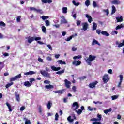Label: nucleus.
Returning <instances> with one entry per match:
<instances>
[{"label": "nucleus", "mask_w": 124, "mask_h": 124, "mask_svg": "<svg viewBox=\"0 0 124 124\" xmlns=\"http://www.w3.org/2000/svg\"><path fill=\"white\" fill-rule=\"evenodd\" d=\"M97 118H92L90 119L91 122H95L96 124H102L100 121H101V118H102V116H101V114H97ZM98 121L99 122H98Z\"/></svg>", "instance_id": "f257e3e1"}, {"label": "nucleus", "mask_w": 124, "mask_h": 124, "mask_svg": "<svg viewBox=\"0 0 124 124\" xmlns=\"http://www.w3.org/2000/svg\"><path fill=\"white\" fill-rule=\"evenodd\" d=\"M28 43H31V42H32L33 41H34V40H35V41H38V40H41V37H31V36H29L28 37Z\"/></svg>", "instance_id": "f03ea898"}, {"label": "nucleus", "mask_w": 124, "mask_h": 124, "mask_svg": "<svg viewBox=\"0 0 124 124\" xmlns=\"http://www.w3.org/2000/svg\"><path fill=\"white\" fill-rule=\"evenodd\" d=\"M96 33H97V34H100L101 33V34H102L103 35H105L106 36H109V35H110V34L107 32V31H101V30L99 29L97 30L96 31Z\"/></svg>", "instance_id": "7ed1b4c3"}, {"label": "nucleus", "mask_w": 124, "mask_h": 124, "mask_svg": "<svg viewBox=\"0 0 124 124\" xmlns=\"http://www.w3.org/2000/svg\"><path fill=\"white\" fill-rule=\"evenodd\" d=\"M40 73L42 74V75H43V76H44V77H47V78H51V74L45 70L43 71H41Z\"/></svg>", "instance_id": "20e7f679"}, {"label": "nucleus", "mask_w": 124, "mask_h": 124, "mask_svg": "<svg viewBox=\"0 0 124 124\" xmlns=\"http://www.w3.org/2000/svg\"><path fill=\"white\" fill-rule=\"evenodd\" d=\"M102 80L104 83L105 84H106L107 82H108L109 80H110V78H109V75H108V74H105V75H104L102 78Z\"/></svg>", "instance_id": "39448f33"}, {"label": "nucleus", "mask_w": 124, "mask_h": 124, "mask_svg": "<svg viewBox=\"0 0 124 124\" xmlns=\"http://www.w3.org/2000/svg\"><path fill=\"white\" fill-rule=\"evenodd\" d=\"M21 77H22V76H21V74H19L17 75V76H16L14 77H12L10 79V82H12L14 81H16V80H17V79H19V78H21Z\"/></svg>", "instance_id": "423d86ee"}, {"label": "nucleus", "mask_w": 124, "mask_h": 124, "mask_svg": "<svg viewBox=\"0 0 124 124\" xmlns=\"http://www.w3.org/2000/svg\"><path fill=\"white\" fill-rule=\"evenodd\" d=\"M81 63H82V62H81V61H74L72 62L73 65H75V66H79V65H81Z\"/></svg>", "instance_id": "0eeeda50"}, {"label": "nucleus", "mask_w": 124, "mask_h": 124, "mask_svg": "<svg viewBox=\"0 0 124 124\" xmlns=\"http://www.w3.org/2000/svg\"><path fill=\"white\" fill-rule=\"evenodd\" d=\"M97 84H98V81H96L95 82L90 83L88 85V87L91 88H95V86H96V85H97Z\"/></svg>", "instance_id": "6e6552de"}, {"label": "nucleus", "mask_w": 124, "mask_h": 124, "mask_svg": "<svg viewBox=\"0 0 124 124\" xmlns=\"http://www.w3.org/2000/svg\"><path fill=\"white\" fill-rule=\"evenodd\" d=\"M83 28L81 30L83 31H87L88 28L89 27V24L87 22H84L82 23Z\"/></svg>", "instance_id": "1a4fd4ad"}, {"label": "nucleus", "mask_w": 124, "mask_h": 124, "mask_svg": "<svg viewBox=\"0 0 124 124\" xmlns=\"http://www.w3.org/2000/svg\"><path fill=\"white\" fill-rule=\"evenodd\" d=\"M96 59V56L94 55H89L88 58L87 59V61H90V62H93Z\"/></svg>", "instance_id": "9d476101"}, {"label": "nucleus", "mask_w": 124, "mask_h": 124, "mask_svg": "<svg viewBox=\"0 0 124 124\" xmlns=\"http://www.w3.org/2000/svg\"><path fill=\"white\" fill-rule=\"evenodd\" d=\"M61 24H67V20L65 19V17L64 16H61Z\"/></svg>", "instance_id": "9b49d317"}, {"label": "nucleus", "mask_w": 124, "mask_h": 124, "mask_svg": "<svg viewBox=\"0 0 124 124\" xmlns=\"http://www.w3.org/2000/svg\"><path fill=\"white\" fill-rule=\"evenodd\" d=\"M15 94L16 96V101H17V102H20V94H18L17 92H15Z\"/></svg>", "instance_id": "f8f14e48"}, {"label": "nucleus", "mask_w": 124, "mask_h": 124, "mask_svg": "<svg viewBox=\"0 0 124 124\" xmlns=\"http://www.w3.org/2000/svg\"><path fill=\"white\" fill-rule=\"evenodd\" d=\"M74 110H77V109L79 108V103H78V102H75L74 103H73L72 107H75Z\"/></svg>", "instance_id": "ddd939ff"}, {"label": "nucleus", "mask_w": 124, "mask_h": 124, "mask_svg": "<svg viewBox=\"0 0 124 124\" xmlns=\"http://www.w3.org/2000/svg\"><path fill=\"white\" fill-rule=\"evenodd\" d=\"M64 82H65V87H66V88H67V89H69V88H70V84H71L70 81H69L67 79H65Z\"/></svg>", "instance_id": "4468645a"}, {"label": "nucleus", "mask_w": 124, "mask_h": 124, "mask_svg": "<svg viewBox=\"0 0 124 124\" xmlns=\"http://www.w3.org/2000/svg\"><path fill=\"white\" fill-rule=\"evenodd\" d=\"M51 69L52 70H53V71H59V70H60L61 67H55V66H52L51 67Z\"/></svg>", "instance_id": "2eb2a0df"}, {"label": "nucleus", "mask_w": 124, "mask_h": 124, "mask_svg": "<svg viewBox=\"0 0 124 124\" xmlns=\"http://www.w3.org/2000/svg\"><path fill=\"white\" fill-rule=\"evenodd\" d=\"M63 92H65V89H62L60 90H57L54 91V93H60L61 94H62V93H63Z\"/></svg>", "instance_id": "dca6fc26"}, {"label": "nucleus", "mask_w": 124, "mask_h": 124, "mask_svg": "<svg viewBox=\"0 0 124 124\" xmlns=\"http://www.w3.org/2000/svg\"><path fill=\"white\" fill-rule=\"evenodd\" d=\"M112 4H116L117 5L121 4V1L118 0H114L111 1Z\"/></svg>", "instance_id": "f3484780"}, {"label": "nucleus", "mask_w": 124, "mask_h": 124, "mask_svg": "<svg viewBox=\"0 0 124 124\" xmlns=\"http://www.w3.org/2000/svg\"><path fill=\"white\" fill-rule=\"evenodd\" d=\"M85 16L86 18H88L89 23H92V21H93V18H92V16H90L88 14H86Z\"/></svg>", "instance_id": "a211bd4d"}, {"label": "nucleus", "mask_w": 124, "mask_h": 124, "mask_svg": "<svg viewBox=\"0 0 124 124\" xmlns=\"http://www.w3.org/2000/svg\"><path fill=\"white\" fill-rule=\"evenodd\" d=\"M35 72L33 71H30L29 72L24 73V75H32V74H35Z\"/></svg>", "instance_id": "6ab92c4d"}, {"label": "nucleus", "mask_w": 124, "mask_h": 124, "mask_svg": "<svg viewBox=\"0 0 124 124\" xmlns=\"http://www.w3.org/2000/svg\"><path fill=\"white\" fill-rule=\"evenodd\" d=\"M95 44H97V45H99V46H100V44L98 43L95 39H93V42H92V45H95Z\"/></svg>", "instance_id": "aec40b11"}, {"label": "nucleus", "mask_w": 124, "mask_h": 124, "mask_svg": "<svg viewBox=\"0 0 124 124\" xmlns=\"http://www.w3.org/2000/svg\"><path fill=\"white\" fill-rule=\"evenodd\" d=\"M45 88L46 89H47L48 90H51V89H54V85H51V84H49L48 85H46L45 86Z\"/></svg>", "instance_id": "412c9836"}, {"label": "nucleus", "mask_w": 124, "mask_h": 124, "mask_svg": "<svg viewBox=\"0 0 124 124\" xmlns=\"http://www.w3.org/2000/svg\"><path fill=\"white\" fill-rule=\"evenodd\" d=\"M43 3H52L53 1L52 0H42Z\"/></svg>", "instance_id": "4be33fe9"}, {"label": "nucleus", "mask_w": 124, "mask_h": 124, "mask_svg": "<svg viewBox=\"0 0 124 124\" xmlns=\"http://www.w3.org/2000/svg\"><path fill=\"white\" fill-rule=\"evenodd\" d=\"M116 19L117 21V23H120V22H123V16H120V17H116Z\"/></svg>", "instance_id": "5701e85b"}, {"label": "nucleus", "mask_w": 124, "mask_h": 124, "mask_svg": "<svg viewBox=\"0 0 124 124\" xmlns=\"http://www.w3.org/2000/svg\"><path fill=\"white\" fill-rule=\"evenodd\" d=\"M6 105L7 106V107H8L9 112H12V108H11V106L10 105V104H9V103H8V102L6 103Z\"/></svg>", "instance_id": "b1692460"}, {"label": "nucleus", "mask_w": 124, "mask_h": 124, "mask_svg": "<svg viewBox=\"0 0 124 124\" xmlns=\"http://www.w3.org/2000/svg\"><path fill=\"white\" fill-rule=\"evenodd\" d=\"M97 28V24L95 22L93 23L92 31H95Z\"/></svg>", "instance_id": "393cba45"}, {"label": "nucleus", "mask_w": 124, "mask_h": 124, "mask_svg": "<svg viewBox=\"0 0 124 124\" xmlns=\"http://www.w3.org/2000/svg\"><path fill=\"white\" fill-rule=\"evenodd\" d=\"M24 86H25V87H31V83H30V82L29 81H25L24 83Z\"/></svg>", "instance_id": "a878e982"}, {"label": "nucleus", "mask_w": 124, "mask_h": 124, "mask_svg": "<svg viewBox=\"0 0 124 124\" xmlns=\"http://www.w3.org/2000/svg\"><path fill=\"white\" fill-rule=\"evenodd\" d=\"M57 62H58V63H60V64H64L65 65L66 64V63L65 62V61H63L62 60H58L57 61Z\"/></svg>", "instance_id": "bb28decb"}, {"label": "nucleus", "mask_w": 124, "mask_h": 124, "mask_svg": "<svg viewBox=\"0 0 124 124\" xmlns=\"http://www.w3.org/2000/svg\"><path fill=\"white\" fill-rule=\"evenodd\" d=\"M117 11V9H116V7L115 6L113 5L112 6V11H111V14H114L115 12Z\"/></svg>", "instance_id": "cd10ccee"}, {"label": "nucleus", "mask_w": 124, "mask_h": 124, "mask_svg": "<svg viewBox=\"0 0 124 124\" xmlns=\"http://www.w3.org/2000/svg\"><path fill=\"white\" fill-rule=\"evenodd\" d=\"M52 104L51 103V101H48L47 103V108L48 110H50L51 109V108L52 107Z\"/></svg>", "instance_id": "c85d7f7f"}, {"label": "nucleus", "mask_w": 124, "mask_h": 124, "mask_svg": "<svg viewBox=\"0 0 124 124\" xmlns=\"http://www.w3.org/2000/svg\"><path fill=\"white\" fill-rule=\"evenodd\" d=\"M24 120H25V124H31L30 120H28L27 118H24Z\"/></svg>", "instance_id": "c756f323"}, {"label": "nucleus", "mask_w": 124, "mask_h": 124, "mask_svg": "<svg viewBox=\"0 0 124 124\" xmlns=\"http://www.w3.org/2000/svg\"><path fill=\"white\" fill-rule=\"evenodd\" d=\"M111 111H112V108H109L108 109L104 110V112L105 113V114H108V113H109V112H111Z\"/></svg>", "instance_id": "7c9ffc66"}, {"label": "nucleus", "mask_w": 124, "mask_h": 124, "mask_svg": "<svg viewBox=\"0 0 124 124\" xmlns=\"http://www.w3.org/2000/svg\"><path fill=\"white\" fill-rule=\"evenodd\" d=\"M62 73H64V69L56 72V74H59V75H61Z\"/></svg>", "instance_id": "2f4dec72"}, {"label": "nucleus", "mask_w": 124, "mask_h": 124, "mask_svg": "<svg viewBox=\"0 0 124 124\" xmlns=\"http://www.w3.org/2000/svg\"><path fill=\"white\" fill-rule=\"evenodd\" d=\"M13 84H14V83H13V82L7 84L5 86L6 89H8V88H9V87H10V86H12V85H13Z\"/></svg>", "instance_id": "473e14b6"}, {"label": "nucleus", "mask_w": 124, "mask_h": 124, "mask_svg": "<svg viewBox=\"0 0 124 124\" xmlns=\"http://www.w3.org/2000/svg\"><path fill=\"white\" fill-rule=\"evenodd\" d=\"M46 27H49L50 26V21L47 19H46L45 21Z\"/></svg>", "instance_id": "72a5a7b5"}, {"label": "nucleus", "mask_w": 124, "mask_h": 124, "mask_svg": "<svg viewBox=\"0 0 124 124\" xmlns=\"http://www.w3.org/2000/svg\"><path fill=\"white\" fill-rule=\"evenodd\" d=\"M42 31H43V32H44V33H46V27H45V26H42Z\"/></svg>", "instance_id": "f704fd0d"}, {"label": "nucleus", "mask_w": 124, "mask_h": 124, "mask_svg": "<svg viewBox=\"0 0 124 124\" xmlns=\"http://www.w3.org/2000/svg\"><path fill=\"white\" fill-rule=\"evenodd\" d=\"M67 121H68V122H69V123H72V122H73L74 121V119H71V116H69L67 118Z\"/></svg>", "instance_id": "c9c22d12"}, {"label": "nucleus", "mask_w": 124, "mask_h": 124, "mask_svg": "<svg viewBox=\"0 0 124 124\" xmlns=\"http://www.w3.org/2000/svg\"><path fill=\"white\" fill-rule=\"evenodd\" d=\"M62 13H67V7L62 8Z\"/></svg>", "instance_id": "e433bc0d"}, {"label": "nucleus", "mask_w": 124, "mask_h": 124, "mask_svg": "<svg viewBox=\"0 0 124 124\" xmlns=\"http://www.w3.org/2000/svg\"><path fill=\"white\" fill-rule=\"evenodd\" d=\"M74 35H73L68 38H67L66 41H70V40H71V39H72V38H73V37H74Z\"/></svg>", "instance_id": "4c0bfd02"}, {"label": "nucleus", "mask_w": 124, "mask_h": 124, "mask_svg": "<svg viewBox=\"0 0 124 124\" xmlns=\"http://www.w3.org/2000/svg\"><path fill=\"white\" fill-rule=\"evenodd\" d=\"M119 98V95H113L111 96L112 100H115V99H118Z\"/></svg>", "instance_id": "58836bf2"}, {"label": "nucleus", "mask_w": 124, "mask_h": 124, "mask_svg": "<svg viewBox=\"0 0 124 124\" xmlns=\"http://www.w3.org/2000/svg\"><path fill=\"white\" fill-rule=\"evenodd\" d=\"M76 113L78 115H81L83 111L81 109H79L78 110H76Z\"/></svg>", "instance_id": "ea45409f"}, {"label": "nucleus", "mask_w": 124, "mask_h": 124, "mask_svg": "<svg viewBox=\"0 0 124 124\" xmlns=\"http://www.w3.org/2000/svg\"><path fill=\"white\" fill-rule=\"evenodd\" d=\"M123 27H124V26H123V24H120L119 25H118L116 27L115 29L116 30H120V29H122V28H123Z\"/></svg>", "instance_id": "a19ab883"}, {"label": "nucleus", "mask_w": 124, "mask_h": 124, "mask_svg": "<svg viewBox=\"0 0 124 124\" xmlns=\"http://www.w3.org/2000/svg\"><path fill=\"white\" fill-rule=\"evenodd\" d=\"M72 2L74 5H75L76 6H78V5H80L79 2L76 3V2L74 0H73Z\"/></svg>", "instance_id": "79ce46f5"}, {"label": "nucleus", "mask_w": 124, "mask_h": 124, "mask_svg": "<svg viewBox=\"0 0 124 124\" xmlns=\"http://www.w3.org/2000/svg\"><path fill=\"white\" fill-rule=\"evenodd\" d=\"M5 26H6V24L3 21H0V27H5Z\"/></svg>", "instance_id": "37998d69"}, {"label": "nucleus", "mask_w": 124, "mask_h": 124, "mask_svg": "<svg viewBox=\"0 0 124 124\" xmlns=\"http://www.w3.org/2000/svg\"><path fill=\"white\" fill-rule=\"evenodd\" d=\"M82 58V56L78 55V56H76L73 57L74 60H76V59H81Z\"/></svg>", "instance_id": "c03bdc74"}, {"label": "nucleus", "mask_w": 124, "mask_h": 124, "mask_svg": "<svg viewBox=\"0 0 124 124\" xmlns=\"http://www.w3.org/2000/svg\"><path fill=\"white\" fill-rule=\"evenodd\" d=\"M85 4L86 5V6H89L90 4V0H86V1L85 2Z\"/></svg>", "instance_id": "a18cd8bd"}, {"label": "nucleus", "mask_w": 124, "mask_h": 124, "mask_svg": "<svg viewBox=\"0 0 124 124\" xmlns=\"http://www.w3.org/2000/svg\"><path fill=\"white\" fill-rule=\"evenodd\" d=\"M41 18L43 20H46V19H49L48 16H41Z\"/></svg>", "instance_id": "49530a36"}, {"label": "nucleus", "mask_w": 124, "mask_h": 124, "mask_svg": "<svg viewBox=\"0 0 124 124\" xmlns=\"http://www.w3.org/2000/svg\"><path fill=\"white\" fill-rule=\"evenodd\" d=\"M35 11H36L37 13H40V14H42L43 13V12L41 9H36Z\"/></svg>", "instance_id": "de8ad7c7"}, {"label": "nucleus", "mask_w": 124, "mask_h": 124, "mask_svg": "<svg viewBox=\"0 0 124 124\" xmlns=\"http://www.w3.org/2000/svg\"><path fill=\"white\" fill-rule=\"evenodd\" d=\"M93 7H94V8H95L96 7H97V4L96 3V2L94 1H93Z\"/></svg>", "instance_id": "09e8293b"}, {"label": "nucleus", "mask_w": 124, "mask_h": 124, "mask_svg": "<svg viewBox=\"0 0 124 124\" xmlns=\"http://www.w3.org/2000/svg\"><path fill=\"white\" fill-rule=\"evenodd\" d=\"M16 21L17 23H19L21 21V16H18L16 18Z\"/></svg>", "instance_id": "8fccbe9b"}, {"label": "nucleus", "mask_w": 124, "mask_h": 124, "mask_svg": "<svg viewBox=\"0 0 124 124\" xmlns=\"http://www.w3.org/2000/svg\"><path fill=\"white\" fill-rule=\"evenodd\" d=\"M104 12H106V15H107V16H108V15H109V10L108 9L104 10Z\"/></svg>", "instance_id": "3c124183"}, {"label": "nucleus", "mask_w": 124, "mask_h": 124, "mask_svg": "<svg viewBox=\"0 0 124 124\" xmlns=\"http://www.w3.org/2000/svg\"><path fill=\"white\" fill-rule=\"evenodd\" d=\"M44 84H51V81H50L49 80H44Z\"/></svg>", "instance_id": "603ef678"}, {"label": "nucleus", "mask_w": 124, "mask_h": 124, "mask_svg": "<svg viewBox=\"0 0 124 124\" xmlns=\"http://www.w3.org/2000/svg\"><path fill=\"white\" fill-rule=\"evenodd\" d=\"M86 62L88 63V65H92V61H88V59H86Z\"/></svg>", "instance_id": "864d4df0"}, {"label": "nucleus", "mask_w": 124, "mask_h": 124, "mask_svg": "<svg viewBox=\"0 0 124 124\" xmlns=\"http://www.w3.org/2000/svg\"><path fill=\"white\" fill-rule=\"evenodd\" d=\"M59 119V113H56L55 114V121H58Z\"/></svg>", "instance_id": "5fc2aeb1"}, {"label": "nucleus", "mask_w": 124, "mask_h": 124, "mask_svg": "<svg viewBox=\"0 0 124 124\" xmlns=\"http://www.w3.org/2000/svg\"><path fill=\"white\" fill-rule=\"evenodd\" d=\"M120 78V82H123V79H124V77L123 76V75H120L119 76Z\"/></svg>", "instance_id": "6e6d98bb"}, {"label": "nucleus", "mask_w": 124, "mask_h": 124, "mask_svg": "<svg viewBox=\"0 0 124 124\" xmlns=\"http://www.w3.org/2000/svg\"><path fill=\"white\" fill-rule=\"evenodd\" d=\"M30 9L31 11H32V10H34V11H36V8L33 7H31L30 8Z\"/></svg>", "instance_id": "4d7b16f0"}, {"label": "nucleus", "mask_w": 124, "mask_h": 124, "mask_svg": "<svg viewBox=\"0 0 124 124\" xmlns=\"http://www.w3.org/2000/svg\"><path fill=\"white\" fill-rule=\"evenodd\" d=\"M87 78V77L86 76H82L79 78L80 80H85Z\"/></svg>", "instance_id": "13d9d810"}, {"label": "nucleus", "mask_w": 124, "mask_h": 124, "mask_svg": "<svg viewBox=\"0 0 124 124\" xmlns=\"http://www.w3.org/2000/svg\"><path fill=\"white\" fill-rule=\"evenodd\" d=\"M29 81L30 83H32V82H34V81H35V79H34V78H31L29 79Z\"/></svg>", "instance_id": "bf43d9fd"}, {"label": "nucleus", "mask_w": 124, "mask_h": 124, "mask_svg": "<svg viewBox=\"0 0 124 124\" xmlns=\"http://www.w3.org/2000/svg\"><path fill=\"white\" fill-rule=\"evenodd\" d=\"M76 23L77 26H79L80 25H81V20L77 21Z\"/></svg>", "instance_id": "052dcab7"}, {"label": "nucleus", "mask_w": 124, "mask_h": 124, "mask_svg": "<svg viewBox=\"0 0 124 124\" xmlns=\"http://www.w3.org/2000/svg\"><path fill=\"white\" fill-rule=\"evenodd\" d=\"M88 110H89V111H93V108H92V107H91V106H88Z\"/></svg>", "instance_id": "680f3d73"}, {"label": "nucleus", "mask_w": 124, "mask_h": 124, "mask_svg": "<svg viewBox=\"0 0 124 124\" xmlns=\"http://www.w3.org/2000/svg\"><path fill=\"white\" fill-rule=\"evenodd\" d=\"M72 90L73 91V92H74V93H75V92H76V86H73L72 87Z\"/></svg>", "instance_id": "e2e57ef3"}, {"label": "nucleus", "mask_w": 124, "mask_h": 124, "mask_svg": "<svg viewBox=\"0 0 124 124\" xmlns=\"http://www.w3.org/2000/svg\"><path fill=\"white\" fill-rule=\"evenodd\" d=\"M39 112L40 113V114H41V113H42V108H41V106H40L39 107Z\"/></svg>", "instance_id": "0e129e2a"}, {"label": "nucleus", "mask_w": 124, "mask_h": 124, "mask_svg": "<svg viewBox=\"0 0 124 124\" xmlns=\"http://www.w3.org/2000/svg\"><path fill=\"white\" fill-rule=\"evenodd\" d=\"M25 109H26V108L25 107V106H22L20 108V111H24Z\"/></svg>", "instance_id": "69168bd1"}, {"label": "nucleus", "mask_w": 124, "mask_h": 124, "mask_svg": "<svg viewBox=\"0 0 124 124\" xmlns=\"http://www.w3.org/2000/svg\"><path fill=\"white\" fill-rule=\"evenodd\" d=\"M115 34H118V31H114L113 32H112V35H114Z\"/></svg>", "instance_id": "338daca9"}, {"label": "nucleus", "mask_w": 124, "mask_h": 124, "mask_svg": "<svg viewBox=\"0 0 124 124\" xmlns=\"http://www.w3.org/2000/svg\"><path fill=\"white\" fill-rule=\"evenodd\" d=\"M38 61L39 62H43V59H42V58H40V57H39L38 58Z\"/></svg>", "instance_id": "774afa93"}]
</instances>
